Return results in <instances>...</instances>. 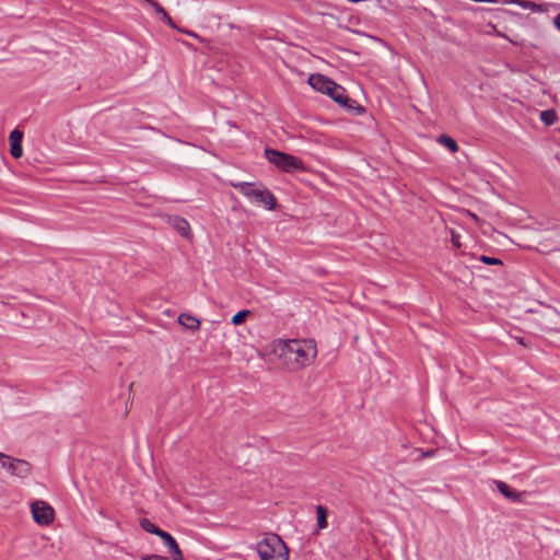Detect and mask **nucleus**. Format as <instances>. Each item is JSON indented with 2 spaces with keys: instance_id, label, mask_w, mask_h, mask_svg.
I'll list each match as a JSON object with an SVG mask.
<instances>
[{
  "instance_id": "obj_1",
  "label": "nucleus",
  "mask_w": 560,
  "mask_h": 560,
  "mask_svg": "<svg viewBox=\"0 0 560 560\" xmlns=\"http://www.w3.org/2000/svg\"><path fill=\"white\" fill-rule=\"evenodd\" d=\"M279 357L294 364L295 369L310 365L317 355L316 343L312 339L287 340L278 346Z\"/></svg>"
},
{
  "instance_id": "obj_2",
  "label": "nucleus",
  "mask_w": 560,
  "mask_h": 560,
  "mask_svg": "<svg viewBox=\"0 0 560 560\" xmlns=\"http://www.w3.org/2000/svg\"><path fill=\"white\" fill-rule=\"evenodd\" d=\"M260 560H289V549L280 536L272 534L256 545Z\"/></svg>"
},
{
  "instance_id": "obj_3",
  "label": "nucleus",
  "mask_w": 560,
  "mask_h": 560,
  "mask_svg": "<svg viewBox=\"0 0 560 560\" xmlns=\"http://www.w3.org/2000/svg\"><path fill=\"white\" fill-rule=\"evenodd\" d=\"M265 158L283 172L290 173L304 170L303 162L299 158L275 149H265Z\"/></svg>"
},
{
  "instance_id": "obj_4",
  "label": "nucleus",
  "mask_w": 560,
  "mask_h": 560,
  "mask_svg": "<svg viewBox=\"0 0 560 560\" xmlns=\"http://www.w3.org/2000/svg\"><path fill=\"white\" fill-rule=\"evenodd\" d=\"M0 465L12 476L24 478L31 472V465L23 459L14 458L0 452Z\"/></svg>"
},
{
  "instance_id": "obj_5",
  "label": "nucleus",
  "mask_w": 560,
  "mask_h": 560,
  "mask_svg": "<svg viewBox=\"0 0 560 560\" xmlns=\"http://www.w3.org/2000/svg\"><path fill=\"white\" fill-rule=\"evenodd\" d=\"M34 521L39 525H48L54 521L52 508L44 501H35L31 504Z\"/></svg>"
},
{
  "instance_id": "obj_6",
  "label": "nucleus",
  "mask_w": 560,
  "mask_h": 560,
  "mask_svg": "<svg viewBox=\"0 0 560 560\" xmlns=\"http://www.w3.org/2000/svg\"><path fill=\"white\" fill-rule=\"evenodd\" d=\"M308 83L315 91H318L323 94L330 92L335 84L332 80L319 73L311 74L308 78Z\"/></svg>"
},
{
  "instance_id": "obj_7",
  "label": "nucleus",
  "mask_w": 560,
  "mask_h": 560,
  "mask_svg": "<svg viewBox=\"0 0 560 560\" xmlns=\"http://www.w3.org/2000/svg\"><path fill=\"white\" fill-rule=\"evenodd\" d=\"M327 95L330 96L336 103H338L340 106L345 108L351 109L353 107V101L348 97L346 90L336 82L331 88V91L328 92Z\"/></svg>"
},
{
  "instance_id": "obj_8",
  "label": "nucleus",
  "mask_w": 560,
  "mask_h": 560,
  "mask_svg": "<svg viewBox=\"0 0 560 560\" xmlns=\"http://www.w3.org/2000/svg\"><path fill=\"white\" fill-rule=\"evenodd\" d=\"M254 203L262 206L267 210H273L277 206V198L269 189L261 186Z\"/></svg>"
},
{
  "instance_id": "obj_9",
  "label": "nucleus",
  "mask_w": 560,
  "mask_h": 560,
  "mask_svg": "<svg viewBox=\"0 0 560 560\" xmlns=\"http://www.w3.org/2000/svg\"><path fill=\"white\" fill-rule=\"evenodd\" d=\"M160 537L166 546L167 551L172 556L173 560H184V556L178 547V544L170 533L164 530Z\"/></svg>"
},
{
  "instance_id": "obj_10",
  "label": "nucleus",
  "mask_w": 560,
  "mask_h": 560,
  "mask_svg": "<svg viewBox=\"0 0 560 560\" xmlns=\"http://www.w3.org/2000/svg\"><path fill=\"white\" fill-rule=\"evenodd\" d=\"M231 185L252 202H254L257 197V192L261 188V186L258 187L256 184L247 182L231 183Z\"/></svg>"
},
{
  "instance_id": "obj_11",
  "label": "nucleus",
  "mask_w": 560,
  "mask_h": 560,
  "mask_svg": "<svg viewBox=\"0 0 560 560\" xmlns=\"http://www.w3.org/2000/svg\"><path fill=\"white\" fill-rule=\"evenodd\" d=\"M494 483L500 493L510 501L515 503L523 501L524 492H517L516 490L512 489L508 483L501 480H495Z\"/></svg>"
},
{
  "instance_id": "obj_12",
  "label": "nucleus",
  "mask_w": 560,
  "mask_h": 560,
  "mask_svg": "<svg viewBox=\"0 0 560 560\" xmlns=\"http://www.w3.org/2000/svg\"><path fill=\"white\" fill-rule=\"evenodd\" d=\"M22 139H23L22 131H20L19 129H14L13 131H11L10 137H9L10 147H11L10 152H11V155L15 159L21 158L23 154V149L21 145Z\"/></svg>"
},
{
  "instance_id": "obj_13",
  "label": "nucleus",
  "mask_w": 560,
  "mask_h": 560,
  "mask_svg": "<svg viewBox=\"0 0 560 560\" xmlns=\"http://www.w3.org/2000/svg\"><path fill=\"white\" fill-rule=\"evenodd\" d=\"M178 324L190 331H197L200 329V320L188 313H182L178 316Z\"/></svg>"
},
{
  "instance_id": "obj_14",
  "label": "nucleus",
  "mask_w": 560,
  "mask_h": 560,
  "mask_svg": "<svg viewBox=\"0 0 560 560\" xmlns=\"http://www.w3.org/2000/svg\"><path fill=\"white\" fill-rule=\"evenodd\" d=\"M172 226L184 237L190 236V225L188 221L180 217H174L170 220Z\"/></svg>"
},
{
  "instance_id": "obj_15",
  "label": "nucleus",
  "mask_w": 560,
  "mask_h": 560,
  "mask_svg": "<svg viewBox=\"0 0 560 560\" xmlns=\"http://www.w3.org/2000/svg\"><path fill=\"white\" fill-rule=\"evenodd\" d=\"M539 117H540V120L546 126H552L558 119V116H557V113L555 109L541 110L539 114Z\"/></svg>"
},
{
  "instance_id": "obj_16",
  "label": "nucleus",
  "mask_w": 560,
  "mask_h": 560,
  "mask_svg": "<svg viewBox=\"0 0 560 560\" xmlns=\"http://www.w3.org/2000/svg\"><path fill=\"white\" fill-rule=\"evenodd\" d=\"M140 526L143 530L148 532V533H151V534H154V535H158L159 537L163 534V529L159 528L155 524H153L150 520L148 518H142L140 521Z\"/></svg>"
},
{
  "instance_id": "obj_17",
  "label": "nucleus",
  "mask_w": 560,
  "mask_h": 560,
  "mask_svg": "<svg viewBox=\"0 0 560 560\" xmlns=\"http://www.w3.org/2000/svg\"><path fill=\"white\" fill-rule=\"evenodd\" d=\"M317 525L319 529L327 527V510L323 505L316 506Z\"/></svg>"
},
{
  "instance_id": "obj_18",
  "label": "nucleus",
  "mask_w": 560,
  "mask_h": 560,
  "mask_svg": "<svg viewBox=\"0 0 560 560\" xmlns=\"http://www.w3.org/2000/svg\"><path fill=\"white\" fill-rule=\"evenodd\" d=\"M439 142L444 144L451 152H456L458 150V145H457L456 141L448 136H445V135L441 136L439 138Z\"/></svg>"
},
{
  "instance_id": "obj_19",
  "label": "nucleus",
  "mask_w": 560,
  "mask_h": 560,
  "mask_svg": "<svg viewBox=\"0 0 560 560\" xmlns=\"http://www.w3.org/2000/svg\"><path fill=\"white\" fill-rule=\"evenodd\" d=\"M249 314V311H240L232 317V324L233 325H241L245 322L247 315Z\"/></svg>"
},
{
  "instance_id": "obj_20",
  "label": "nucleus",
  "mask_w": 560,
  "mask_h": 560,
  "mask_svg": "<svg viewBox=\"0 0 560 560\" xmlns=\"http://www.w3.org/2000/svg\"><path fill=\"white\" fill-rule=\"evenodd\" d=\"M478 259L487 265H502V261L495 257H489L486 255H481V256H479Z\"/></svg>"
},
{
  "instance_id": "obj_21",
  "label": "nucleus",
  "mask_w": 560,
  "mask_h": 560,
  "mask_svg": "<svg viewBox=\"0 0 560 560\" xmlns=\"http://www.w3.org/2000/svg\"><path fill=\"white\" fill-rule=\"evenodd\" d=\"M161 20H162L164 23H166L167 25H170L171 27H173V28H175V27H176V26H175V24H174V22H173V20L171 19V16L167 14V12H166V11H165V12H163V13L161 14Z\"/></svg>"
},
{
  "instance_id": "obj_22",
  "label": "nucleus",
  "mask_w": 560,
  "mask_h": 560,
  "mask_svg": "<svg viewBox=\"0 0 560 560\" xmlns=\"http://www.w3.org/2000/svg\"><path fill=\"white\" fill-rule=\"evenodd\" d=\"M141 560H168L166 557L159 555H144L141 557Z\"/></svg>"
},
{
  "instance_id": "obj_23",
  "label": "nucleus",
  "mask_w": 560,
  "mask_h": 560,
  "mask_svg": "<svg viewBox=\"0 0 560 560\" xmlns=\"http://www.w3.org/2000/svg\"><path fill=\"white\" fill-rule=\"evenodd\" d=\"M149 3L154 8L155 12L158 14H162L163 12H165V10L155 1H152V0H148Z\"/></svg>"
},
{
  "instance_id": "obj_24",
  "label": "nucleus",
  "mask_w": 560,
  "mask_h": 560,
  "mask_svg": "<svg viewBox=\"0 0 560 560\" xmlns=\"http://www.w3.org/2000/svg\"><path fill=\"white\" fill-rule=\"evenodd\" d=\"M452 243L456 246V247H459L460 246V243H459V235L456 234L455 232H452Z\"/></svg>"
},
{
  "instance_id": "obj_25",
  "label": "nucleus",
  "mask_w": 560,
  "mask_h": 560,
  "mask_svg": "<svg viewBox=\"0 0 560 560\" xmlns=\"http://www.w3.org/2000/svg\"><path fill=\"white\" fill-rule=\"evenodd\" d=\"M555 25L557 26V28L560 31V14H558L556 18H555Z\"/></svg>"
},
{
  "instance_id": "obj_26",
  "label": "nucleus",
  "mask_w": 560,
  "mask_h": 560,
  "mask_svg": "<svg viewBox=\"0 0 560 560\" xmlns=\"http://www.w3.org/2000/svg\"><path fill=\"white\" fill-rule=\"evenodd\" d=\"M325 16H328V18H334L332 14H324Z\"/></svg>"
}]
</instances>
